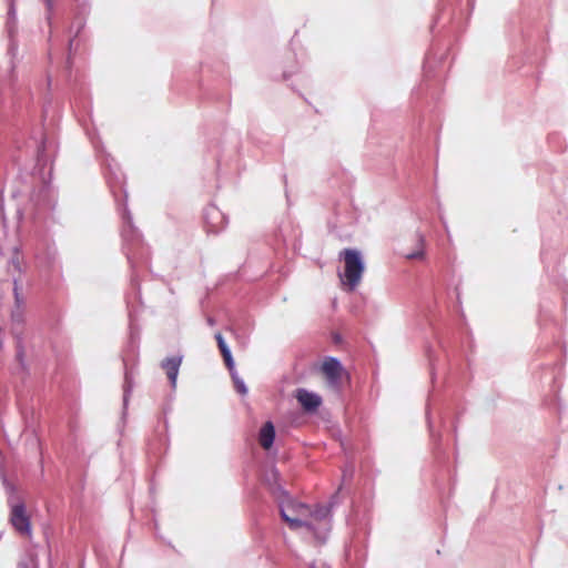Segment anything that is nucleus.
Here are the masks:
<instances>
[{
    "label": "nucleus",
    "mask_w": 568,
    "mask_h": 568,
    "mask_svg": "<svg viewBox=\"0 0 568 568\" xmlns=\"http://www.w3.org/2000/svg\"><path fill=\"white\" fill-rule=\"evenodd\" d=\"M294 397L301 405L302 409L308 414L317 412L323 403L322 397L318 394L310 392L305 388L295 389Z\"/></svg>",
    "instance_id": "5"
},
{
    "label": "nucleus",
    "mask_w": 568,
    "mask_h": 568,
    "mask_svg": "<svg viewBox=\"0 0 568 568\" xmlns=\"http://www.w3.org/2000/svg\"><path fill=\"white\" fill-rule=\"evenodd\" d=\"M215 339H216V343H217V347L221 352V355L223 357V361H224V364L225 366L229 368V371L233 374V371H234V361H233V357L231 355V352L222 336L221 333H216L215 334Z\"/></svg>",
    "instance_id": "7"
},
{
    "label": "nucleus",
    "mask_w": 568,
    "mask_h": 568,
    "mask_svg": "<svg viewBox=\"0 0 568 568\" xmlns=\"http://www.w3.org/2000/svg\"><path fill=\"white\" fill-rule=\"evenodd\" d=\"M275 437V429L271 422H266L260 432V444L264 449H270Z\"/></svg>",
    "instance_id": "8"
},
{
    "label": "nucleus",
    "mask_w": 568,
    "mask_h": 568,
    "mask_svg": "<svg viewBox=\"0 0 568 568\" xmlns=\"http://www.w3.org/2000/svg\"><path fill=\"white\" fill-rule=\"evenodd\" d=\"M45 1H47L48 6L50 7L52 0H45Z\"/></svg>",
    "instance_id": "13"
},
{
    "label": "nucleus",
    "mask_w": 568,
    "mask_h": 568,
    "mask_svg": "<svg viewBox=\"0 0 568 568\" xmlns=\"http://www.w3.org/2000/svg\"><path fill=\"white\" fill-rule=\"evenodd\" d=\"M416 243L419 247V250L415 251V252H412V253H407L406 254V258L408 260H414V258H423L424 257V239L423 236L420 235H417L416 236Z\"/></svg>",
    "instance_id": "9"
},
{
    "label": "nucleus",
    "mask_w": 568,
    "mask_h": 568,
    "mask_svg": "<svg viewBox=\"0 0 568 568\" xmlns=\"http://www.w3.org/2000/svg\"><path fill=\"white\" fill-rule=\"evenodd\" d=\"M10 524L14 530L27 538L32 536V527L24 504L20 503L11 507Z\"/></svg>",
    "instance_id": "4"
},
{
    "label": "nucleus",
    "mask_w": 568,
    "mask_h": 568,
    "mask_svg": "<svg viewBox=\"0 0 568 568\" xmlns=\"http://www.w3.org/2000/svg\"><path fill=\"white\" fill-rule=\"evenodd\" d=\"M18 568H30V567L28 566V564L21 562V564H19Z\"/></svg>",
    "instance_id": "12"
},
{
    "label": "nucleus",
    "mask_w": 568,
    "mask_h": 568,
    "mask_svg": "<svg viewBox=\"0 0 568 568\" xmlns=\"http://www.w3.org/2000/svg\"><path fill=\"white\" fill-rule=\"evenodd\" d=\"M206 217H213V219H220L221 221L223 220V216L221 214V212L215 207V206H211L206 210V213H205Z\"/></svg>",
    "instance_id": "10"
},
{
    "label": "nucleus",
    "mask_w": 568,
    "mask_h": 568,
    "mask_svg": "<svg viewBox=\"0 0 568 568\" xmlns=\"http://www.w3.org/2000/svg\"><path fill=\"white\" fill-rule=\"evenodd\" d=\"M233 379H234L236 390L242 395L246 394L247 389H246L244 383L234 376H233Z\"/></svg>",
    "instance_id": "11"
},
{
    "label": "nucleus",
    "mask_w": 568,
    "mask_h": 568,
    "mask_svg": "<svg viewBox=\"0 0 568 568\" xmlns=\"http://www.w3.org/2000/svg\"><path fill=\"white\" fill-rule=\"evenodd\" d=\"M320 372L326 387L334 393H339L344 379H347V373L344 371L339 361L334 357H326L321 365Z\"/></svg>",
    "instance_id": "3"
},
{
    "label": "nucleus",
    "mask_w": 568,
    "mask_h": 568,
    "mask_svg": "<svg viewBox=\"0 0 568 568\" xmlns=\"http://www.w3.org/2000/svg\"><path fill=\"white\" fill-rule=\"evenodd\" d=\"M280 510L283 520L292 529L301 527L310 528L312 526V518L315 520H322L329 514V509L324 506H317L312 510L307 505L292 499H288L286 503H281Z\"/></svg>",
    "instance_id": "1"
},
{
    "label": "nucleus",
    "mask_w": 568,
    "mask_h": 568,
    "mask_svg": "<svg viewBox=\"0 0 568 568\" xmlns=\"http://www.w3.org/2000/svg\"><path fill=\"white\" fill-rule=\"evenodd\" d=\"M339 258L344 262L343 273H339V280L344 288L349 292L356 290L361 284L365 272V264L361 253L355 248H344L339 252Z\"/></svg>",
    "instance_id": "2"
},
{
    "label": "nucleus",
    "mask_w": 568,
    "mask_h": 568,
    "mask_svg": "<svg viewBox=\"0 0 568 568\" xmlns=\"http://www.w3.org/2000/svg\"><path fill=\"white\" fill-rule=\"evenodd\" d=\"M181 362H182L181 357L173 356V357L165 358L161 364L162 368L165 371L168 378L170 379L173 387L175 386V383H176Z\"/></svg>",
    "instance_id": "6"
},
{
    "label": "nucleus",
    "mask_w": 568,
    "mask_h": 568,
    "mask_svg": "<svg viewBox=\"0 0 568 568\" xmlns=\"http://www.w3.org/2000/svg\"><path fill=\"white\" fill-rule=\"evenodd\" d=\"M310 568H316L314 565H312Z\"/></svg>",
    "instance_id": "14"
}]
</instances>
